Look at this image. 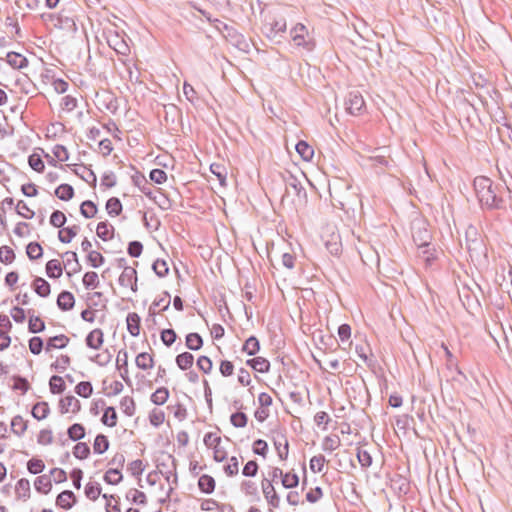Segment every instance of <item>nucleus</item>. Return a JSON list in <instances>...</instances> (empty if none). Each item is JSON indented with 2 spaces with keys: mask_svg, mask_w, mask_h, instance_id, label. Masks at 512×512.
<instances>
[{
  "mask_svg": "<svg viewBox=\"0 0 512 512\" xmlns=\"http://www.w3.org/2000/svg\"><path fill=\"white\" fill-rule=\"evenodd\" d=\"M127 330L133 337H137L140 333L141 318L136 312L128 313L126 317Z\"/></svg>",
  "mask_w": 512,
  "mask_h": 512,
  "instance_id": "f3484780",
  "label": "nucleus"
},
{
  "mask_svg": "<svg viewBox=\"0 0 512 512\" xmlns=\"http://www.w3.org/2000/svg\"><path fill=\"white\" fill-rule=\"evenodd\" d=\"M29 350L34 355H39L44 347L43 339L39 336H33L29 339Z\"/></svg>",
  "mask_w": 512,
  "mask_h": 512,
  "instance_id": "0e129e2a",
  "label": "nucleus"
},
{
  "mask_svg": "<svg viewBox=\"0 0 512 512\" xmlns=\"http://www.w3.org/2000/svg\"><path fill=\"white\" fill-rule=\"evenodd\" d=\"M152 269L155 272V274L160 278L165 277L169 272L167 262L162 259H157L153 263Z\"/></svg>",
  "mask_w": 512,
  "mask_h": 512,
  "instance_id": "69168bd1",
  "label": "nucleus"
},
{
  "mask_svg": "<svg viewBox=\"0 0 512 512\" xmlns=\"http://www.w3.org/2000/svg\"><path fill=\"white\" fill-rule=\"evenodd\" d=\"M135 363L139 369L148 370L154 366V359L147 352H142L136 356Z\"/></svg>",
  "mask_w": 512,
  "mask_h": 512,
  "instance_id": "72a5a7b5",
  "label": "nucleus"
},
{
  "mask_svg": "<svg viewBox=\"0 0 512 512\" xmlns=\"http://www.w3.org/2000/svg\"><path fill=\"white\" fill-rule=\"evenodd\" d=\"M473 187L482 209L500 210L505 208L503 193L507 189L502 184H494L486 176H477L473 181Z\"/></svg>",
  "mask_w": 512,
  "mask_h": 512,
  "instance_id": "f257e3e1",
  "label": "nucleus"
},
{
  "mask_svg": "<svg viewBox=\"0 0 512 512\" xmlns=\"http://www.w3.org/2000/svg\"><path fill=\"white\" fill-rule=\"evenodd\" d=\"M27 314L29 316L28 331L33 334L43 332L45 330V323L39 316L35 315V310L28 309Z\"/></svg>",
  "mask_w": 512,
  "mask_h": 512,
  "instance_id": "ddd939ff",
  "label": "nucleus"
},
{
  "mask_svg": "<svg viewBox=\"0 0 512 512\" xmlns=\"http://www.w3.org/2000/svg\"><path fill=\"white\" fill-rule=\"evenodd\" d=\"M76 501L77 499L73 491L64 490L56 497V506L64 510H69L73 507Z\"/></svg>",
  "mask_w": 512,
  "mask_h": 512,
  "instance_id": "f8f14e48",
  "label": "nucleus"
},
{
  "mask_svg": "<svg viewBox=\"0 0 512 512\" xmlns=\"http://www.w3.org/2000/svg\"><path fill=\"white\" fill-rule=\"evenodd\" d=\"M69 341L70 339L64 334L56 335L47 340L45 349L46 351L63 349L68 345Z\"/></svg>",
  "mask_w": 512,
  "mask_h": 512,
  "instance_id": "412c9836",
  "label": "nucleus"
},
{
  "mask_svg": "<svg viewBox=\"0 0 512 512\" xmlns=\"http://www.w3.org/2000/svg\"><path fill=\"white\" fill-rule=\"evenodd\" d=\"M80 227L78 225L68 226L63 228L58 233V239L62 243H70L72 239L77 235Z\"/></svg>",
  "mask_w": 512,
  "mask_h": 512,
  "instance_id": "c85d7f7f",
  "label": "nucleus"
},
{
  "mask_svg": "<svg viewBox=\"0 0 512 512\" xmlns=\"http://www.w3.org/2000/svg\"><path fill=\"white\" fill-rule=\"evenodd\" d=\"M210 171L213 175H215L217 177L221 186L225 187L227 185V183H226L227 171H226V168L222 164L212 163L210 165Z\"/></svg>",
  "mask_w": 512,
  "mask_h": 512,
  "instance_id": "c03bdc74",
  "label": "nucleus"
},
{
  "mask_svg": "<svg viewBox=\"0 0 512 512\" xmlns=\"http://www.w3.org/2000/svg\"><path fill=\"white\" fill-rule=\"evenodd\" d=\"M175 362L179 369L185 371L193 366L194 356L190 352H183L176 356Z\"/></svg>",
  "mask_w": 512,
  "mask_h": 512,
  "instance_id": "2f4dec72",
  "label": "nucleus"
},
{
  "mask_svg": "<svg viewBox=\"0 0 512 512\" xmlns=\"http://www.w3.org/2000/svg\"><path fill=\"white\" fill-rule=\"evenodd\" d=\"M45 469L44 462L39 458H32L27 462V470L31 474H40Z\"/></svg>",
  "mask_w": 512,
  "mask_h": 512,
  "instance_id": "052dcab7",
  "label": "nucleus"
},
{
  "mask_svg": "<svg viewBox=\"0 0 512 512\" xmlns=\"http://www.w3.org/2000/svg\"><path fill=\"white\" fill-rule=\"evenodd\" d=\"M106 210L111 217L119 216L123 210V206L119 198H109L106 202Z\"/></svg>",
  "mask_w": 512,
  "mask_h": 512,
  "instance_id": "e433bc0d",
  "label": "nucleus"
},
{
  "mask_svg": "<svg viewBox=\"0 0 512 512\" xmlns=\"http://www.w3.org/2000/svg\"><path fill=\"white\" fill-rule=\"evenodd\" d=\"M246 365L259 373H267L270 370V362L264 357H254L246 360Z\"/></svg>",
  "mask_w": 512,
  "mask_h": 512,
  "instance_id": "6ab92c4d",
  "label": "nucleus"
},
{
  "mask_svg": "<svg viewBox=\"0 0 512 512\" xmlns=\"http://www.w3.org/2000/svg\"><path fill=\"white\" fill-rule=\"evenodd\" d=\"M198 488L204 494H212L216 487L215 479L208 474H203L198 479Z\"/></svg>",
  "mask_w": 512,
  "mask_h": 512,
  "instance_id": "dca6fc26",
  "label": "nucleus"
},
{
  "mask_svg": "<svg viewBox=\"0 0 512 512\" xmlns=\"http://www.w3.org/2000/svg\"><path fill=\"white\" fill-rule=\"evenodd\" d=\"M283 181L285 183L286 194L289 192V189H292L299 198H306V190L296 176L288 173L287 176H283Z\"/></svg>",
  "mask_w": 512,
  "mask_h": 512,
  "instance_id": "6e6552de",
  "label": "nucleus"
},
{
  "mask_svg": "<svg viewBox=\"0 0 512 512\" xmlns=\"http://www.w3.org/2000/svg\"><path fill=\"white\" fill-rule=\"evenodd\" d=\"M85 427L80 423H74L67 429L68 438L72 441H79L85 437Z\"/></svg>",
  "mask_w": 512,
  "mask_h": 512,
  "instance_id": "f704fd0d",
  "label": "nucleus"
},
{
  "mask_svg": "<svg viewBox=\"0 0 512 512\" xmlns=\"http://www.w3.org/2000/svg\"><path fill=\"white\" fill-rule=\"evenodd\" d=\"M117 412L114 407H106L101 418V422L108 427H115L117 425Z\"/></svg>",
  "mask_w": 512,
  "mask_h": 512,
  "instance_id": "58836bf2",
  "label": "nucleus"
},
{
  "mask_svg": "<svg viewBox=\"0 0 512 512\" xmlns=\"http://www.w3.org/2000/svg\"><path fill=\"white\" fill-rule=\"evenodd\" d=\"M345 105L346 111L353 116L361 115L366 109L365 101L359 91H351L345 100Z\"/></svg>",
  "mask_w": 512,
  "mask_h": 512,
  "instance_id": "7ed1b4c3",
  "label": "nucleus"
},
{
  "mask_svg": "<svg viewBox=\"0 0 512 512\" xmlns=\"http://www.w3.org/2000/svg\"><path fill=\"white\" fill-rule=\"evenodd\" d=\"M6 61L14 69H23L28 66V59L17 52H8Z\"/></svg>",
  "mask_w": 512,
  "mask_h": 512,
  "instance_id": "a211bd4d",
  "label": "nucleus"
},
{
  "mask_svg": "<svg viewBox=\"0 0 512 512\" xmlns=\"http://www.w3.org/2000/svg\"><path fill=\"white\" fill-rule=\"evenodd\" d=\"M34 292L42 298H46L51 293V286L48 281L42 277H35L32 282Z\"/></svg>",
  "mask_w": 512,
  "mask_h": 512,
  "instance_id": "2eb2a0df",
  "label": "nucleus"
},
{
  "mask_svg": "<svg viewBox=\"0 0 512 512\" xmlns=\"http://www.w3.org/2000/svg\"><path fill=\"white\" fill-rule=\"evenodd\" d=\"M15 260L13 249L7 245L0 247V262L3 264H11Z\"/></svg>",
  "mask_w": 512,
  "mask_h": 512,
  "instance_id": "bf43d9fd",
  "label": "nucleus"
},
{
  "mask_svg": "<svg viewBox=\"0 0 512 512\" xmlns=\"http://www.w3.org/2000/svg\"><path fill=\"white\" fill-rule=\"evenodd\" d=\"M70 408L73 413H78L81 409L80 401L72 395H67L59 401V409L61 414L69 412Z\"/></svg>",
  "mask_w": 512,
  "mask_h": 512,
  "instance_id": "9b49d317",
  "label": "nucleus"
},
{
  "mask_svg": "<svg viewBox=\"0 0 512 512\" xmlns=\"http://www.w3.org/2000/svg\"><path fill=\"white\" fill-rule=\"evenodd\" d=\"M28 164L34 171L42 173L45 169L44 162L41 156L37 153H32L28 156Z\"/></svg>",
  "mask_w": 512,
  "mask_h": 512,
  "instance_id": "6e6d98bb",
  "label": "nucleus"
},
{
  "mask_svg": "<svg viewBox=\"0 0 512 512\" xmlns=\"http://www.w3.org/2000/svg\"><path fill=\"white\" fill-rule=\"evenodd\" d=\"M185 345L189 350L198 351L203 346V338L199 333H189L186 335Z\"/></svg>",
  "mask_w": 512,
  "mask_h": 512,
  "instance_id": "cd10ccee",
  "label": "nucleus"
},
{
  "mask_svg": "<svg viewBox=\"0 0 512 512\" xmlns=\"http://www.w3.org/2000/svg\"><path fill=\"white\" fill-rule=\"evenodd\" d=\"M108 44L113 48L117 54L127 55L130 52L129 46L126 42L116 34L113 38L108 39Z\"/></svg>",
  "mask_w": 512,
  "mask_h": 512,
  "instance_id": "a878e982",
  "label": "nucleus"
},
{
  "mask_svg": "<svg viewBox=\"0 0 512 512\" xmlns=\"http://www.w3.org/2000/svg\"><path fill=\"white\" fill-rule=\"evenodd\" d=\"M262 491L263 495L272 508H279L280 506V497L275 491V488L272 484V482L268 479H263L262 481Z\"/></svg>",
  "mask_w": 512,
  "mask_h": 512,
  "instance_id": "423d86ee",
  "label": "nucleus"
},
{
  "mask_svg": "<svg viewBox=\"0 0 512 512\" xmlns=\"http://www.w3.org/2000/svg\"><path fill=\"white\" fill-rule=\"evenodd\" d=\"M392 482V488L399 494L406 495L409 492L410 483L405 477L398 475L396 479L392 480Z\"/></svg>",
  "mask_w": 512,
  "mask_h": 512,
  "instance_id": "49530a36",
  "label": "nucleus"
},
{
  "mask_svg": "<svg viewBox=\"0 0 512 512\" xmlns=\"http://www.w3.org/2000/svg\"><path fill=\"white\" fill-rule=\"evenodd\" d=\"M102 488L97 482H89L85 486V495L88 499L95 501L100 496Z\"/></svg>",
  "mask_w": 512,
  "mask_h": 512,
  "instance_id": "603ef678",
  "label": "nucleus"
},
{
  "mask_svg": "<svg viewBox=\"0 0 512 512\" xmlns=\"http://www.w3.org/2000/svg\"><path fill=\"white\" fill-rule=\"evenodd\" d=\"M103 478L107 484L117 485L122 481L123 476L119 468H110L106 471Z\"/></svg>",
  "mask_w": 512,
  "mask_h": 512,
  "instance_id": "37998d69",
  "label": "nucleus"
},
{
  "mask_svg": "<svg viewBox=\"0 0 512 512\" xmlns=\"http://www.w3.org/2000/svg\"><path fill=\"white\" fill-rule=\"evenodd\" d=\"M45 268L47 276L51 279H58L63 274L61 263L57 259L49 260Z\"/></svg>",
  "mask_w": 512,
  "mask_h": 512,
  "instance_id": "b1692460",
  "label": "nucleus"
},
{
  "mask_svg": "<svg viewBox=\"0 0 512 512\" xmlns=\"http://www.w3.org/2000/svg\"><path fill=\"white\" fill-rule=\"evenodd\" d=\"M50 413L49 404L45 401L37 402L33 405L31 414L36 420H43L48 417Z\"/></svg>",
  "mask_w": 512,
  "mask_h": 512,
  "instance_id": "5701e85b",
  "label": "nucleus"
},
{
  "mask_svg": "<svg viewBox=\"0 0 512 512\" xmlns=\"http://www.w3.org/2000/svg\"><path fill=\"white\" fill-rule=\"evenodd\" d=\"M54 194L62 201H69L74 197L75 192L70 184H61L55 189Z\"/></svg>",
  "mask_w": 512,
  "mask_h": 512,
  "instance_id": "c756f323",
  "label": "nucleus"
},
{
  "mask_svg": "<svg viewBox=\"0 0 512 512\" xmlns=\"http://www.w3.org/2000/svg\"><path fill=\"white\" fill-rule=\"evenodd\" d=\"M87 261L93 268H98L105 262L104 256L97 251H89Z\"/></svg>",
  "mask_w": 512,
  "mask_h": 512,
  "instance_id": "774afa93",
  "label": "nucleus"
},
{
  "mask_svg": "<svg viewBox=\"0 0 512 512\" xmlns=\"http://www.w3.org/2000/svg\"><path fill=\"white\" fill-rule=\"evenodd\" d=\"M63 256L67 257V260L64 263V266L67 267L71 263L75 262V266L72 268V271H67V275L70 277L72 274L78 273L81 270V265L78 261L77 253L74 251H67L63 254Z\"/></svg>",
  "mask_w": 512,
  "mask_h": 512,
  "instance_id": "a19ab883",
  "label": "nucleus"
},
{
  "mask_svg": "<svg viewBox=\"0 0 512 512\" xmlns=\"http://www.w3.org/2000/svg\"><path fill=\"white\" fill-rule=\"evenodd\" d=\"M230 422L235 428H244L248 423V416L242 411L231 414Z\"/></svg>",
  "mask_w": 512,
  "mask_h": 512,
  "instance_id": "864d4df0",
  "label": "nucleus"
},
{
  "mask_svg": "<svg viewBox=\"0 0 512 512\" xmlns=\"http://www.w3.org/2000/svg\"><path fill=\"white\" fill-rule=\"evenodd\" d=\"M295 149L300 157L306 162L311 161L314 157L313 147L304 140H299L295 146Z\"/></svg>",
  "mask_w": 512,
  "mask_h": 512,
  "instance_id": "4be33fe9",
  "label": "nucleus"
},
{
  "mask_svg": "<svg viewBox=\"0 0 512 512\" xmlns=\"http://www.w3.org/2000/svg\"><path fill=\"white\" fill-rule=\"evenodd\" d=\"M307 33L306 26L301 23L296 24L290 32L292 40L297 46H302L305 50L312 51L315 47V43L311 40H305Z\"/></svg>",
  "mask_w": 512,
  "mask_h": 512,
  "instance_id": "20e7f679",
  "label": "nucleus"
},
{
  "mask_svg": "<svg viewBox=\"0 0 512 512\" xmlns=\"http://www.w3.org/2000/svg\"><path fill=\"white\" fill-rule=\"evenodd\" d=\"M115 229L108 221L99 222L96 228L97 236L103 241H109L114 237Z\"/></svg>",
  "mask_w": 512,
  "mask_h": 512,
  "instance_id": "aec40b11",
  "label": "nucleus"
},
{
  "mask_svg": "<svg viewBox=\"0 0 512 512\" xmlns=\"http://www.w3.org/2000/svg\"><path fill=\"white\" fill-rule=\"evenodd\" d=\"M169 397V390L166 387H159L151 395V402L155 405H163Z\"/></svg>",
  "mask_w": 512,
  "mask_h": 512,
  "instance_id": "09e8293b",
  "label": "nucleus"
},
{
  "mask_svg": "<svg viewBox=\"0 0 512 512\" xmlns=\"http://www.w3.org/2000/svg\"><path fill=\"white\" fill-rule=\"evenodd\" d=\"M49 389L52 394H61L65 391L66 385L63 377L59 375L51 376L49 380Z\"/></svg>",
  "mask_w": 512,
  "mask_h": 512,
  "instance_id": "4c0bfd02",
  "label": "nucleus"
},
{
  "mask_svg": "<svg viewBox=\"0 0 512 512\" xmlns=\"http://www.w3.org/2000/svg\"><path fill=\"white\" fill-rule=\"evenodd\" d=\"M67 218L65 214L59 210H55L52 212L50 216V224L56 228H61L66 223Z\"/></svg>",
  "mask_w": 512,
  "mask_h": 512,
  "instance_id": "338daca9",
  "label": "nucleus"
},
{
  "mask_svg": "<svg viewBox=\"0 0 512 512\" xmlns=\"http://www.w3.org/2000/svg\"><path fill=\"white\" fill-rule=\"evenodd\" d=\"M110 446V442L108 440V437L104 434H98L93 443V450L96 454H103L105 453Z\"/></svg>",
  "mask_w": 512,
  "mask_h": 512,
  "instance_id": "473e14b6",
  "label": "nucleus"
},
{
  "mask_svg": "<svg viewBox=\"0 0 512 512\" xmlns=\"http://www.w3.org/2000/svg\"><path fill=\"white\" fill-rule=\"evenodd\" d=\"M104 343V333L100 328H95L90 331L86 338L85 344L88 348L98 350L102 347Z\"/></svg>",
  "mask_w": 512,
  "mask_h": 512,
  "instance_id": "9d476101",
  "label": "nucleus"
},
{
  "mask_svg": "<svg viewBox=\"0 0 512 512\" xmlns=\"http://www.w3.org/2000/svg\"><path fill=\"white\" fill-rule=\"evenodd\" d=\"M160 338L164 345H166L167 347H170L176 341L177 334L171 328L163 329L160 333Z\"/></svg>",
  "mask_w": 512,
  "mask_h": 512,
  "instance_id": "e2e57ef3",
  "label": "nucleus"
},
{
  "mask_svg": "<svg viewBox=\"0 0 512 512\" xmlns=\"http://www.w3.org/2000/svg\"><path fill=\"white\" fill-rule=\"evenodd\" d=\"M83 285L86 289L92 290L99 286L98 274L94 271L86 272L82 279Z\"/></svg>",
  "mask_w": 512,
  "mask_h": 512,
  "instance_id": "a18cd8bd",
  "label": "nucleus"
},
{
  "mask_svg": "<svg viewBox=\"0 0 512 512\" xmlns=\"http://www.w3.org/2000/svg\"><path fill=\"white\" fill-rule=\"evenodd\" d=\"M75 305L74 295L66 290L60 292L57 297V306L62 311H70Z\"/></svg>",
  "mask_w": 512,
  "mask_h": 512,
  "instance_id": "4468645a",
  "label": "nucleus"
},
{
  "mask_svg": "<svg viewBox=\"0 0 512 512\" xmlns=\"http://www.w3.org/2000/svg\"><path fill=\"white\" fill-rule=\"evenodd\" d=\"M281 483L283 487L286 489L295 488L299 484V476L293 472L283 473L281 477Z\"/></svg>",
  "mask_w": 512,
  "mask_h": 512,
  "instance_id": "8fccbe9b",
  "label": "nucleus"
},
{
  "mask_svg": "<svg viewBox=\"0 0 512 512\" xmlns=\"http://www.w3.org/2000/svg\"><path fill=\"white\" fill-rule=\"evenodd\" d=\"M116 367L120 371L121 378L129 386L132 385L131 379L128 376V352L121 349L116 358Z\"/></svg>",
  "mask_w": 512,
  "mask_h": 512,
  "instance_id": "1a4fd4ad",
  "label": "nucleus"
},
{
  "mask_svg": "<svg viewBox=\"0 0 512 512\" xmlns=\"http://www.w3.org/2000/svg\"><path fill=\"white\" fill-rule=\"evenodd\" d=\"M412 238L419 248H425L423 254H429V246L431 244L432 235L427 229L424 221H417L412 226Z\"/></svg>",
  "mask_w": 512,
  "mask_h": 512,
  "instance_id": "f03ea898",
  "label": "nucleus"
},
{
  "mask_svg": "<svg viewBox=\"0 0 512 512\" xmlns=\"http://www.w3.org/2000/svg\"><path fill=\"white\" fill-rule=\"evenodd\" d=\"M34 486L37 492L48 494L52 489L50 475H41L35 479Z\"/></svg>",
  "mask_w": 512,
  "mask_h": 512,
  "instance_id": "393cba45",
  "label": "nucleus"
},
{
  "mask_svg": "<svg viewBox=\"0 0 512 512\" xmlns=\"http://www.w3.org/2000/svg\"><path fill=\"white\" fill-rule=\"evenodd\" d=\"M90 453H91L90 447L85 442H78L73 447V455L77 459H80V460L86 459V458H88Z\"/></svg>",
  "mask_w": 512,
  "mask_h": 512,
  "instance_id": "5fc2aeb1",
  "label": "nucleus"
},
{
  "mask_svg": "<svg viewBox=\"0 0 512 512\" xmlns=\"http://www.w3.org/2000/svg\"><path fill=\"white\" fill-rule=\"evenodd\" d=\"M70 363L71 359L68 355H61L54 363L51 364L50 368L58 373H63Z\"/></svg>",
  "mask_w": 512,
  "mask_h": 512,
  "instance_id": "4d7b16f0",
  "label": "nucleus"
},
{
  "mask_svg": "<svg viewBox=\"0 0 512 512\" xmlns=\"http://www.w3.org/2000/svg\"><path fill=\"white\" fill-rule=\"evenodd\" d=\"M26 254L30 260H37L43 256V248L38 242H30L26 246Z\"/></svg>",
  "mask_w": 512,
  "mask_h": 512,
  "instance_id": "de8ad7c7",
  "label": "nucleus"
},
{
  "mask_svg": "<svg viewBox=\"0 0 512 512\" xmlns=\"http://www.w3.org/2000/svg\"><path fill=\"white\" fill-rule=\"evenodd\" d=\"M97 211V205L91 200H85L80 205V213L87 219L93 218Z\"/></svg>",
  "mask_w": 512,
  "mask_h": 512,
  "instance_id": "79ce46f5",
  "label": "nucleus"
},
{
  "mask_svg": "<svg viewBox=\"0 0 512 512\" xmlns=\"http://www.w3.org/2000/svg\"><path fill=\"white\" fill-rule=\"evenodd\" d=\"M281 439L284 440L282 444L280 439L274 438V446L277 451V454L281 460H284L288 457L289 452V443L284 434H280Z\"/></svg>",
  "mask_w": 512,
  "mask_h": 512,
  "instance_id": "ea45409f",
  "label": "nucleus"
},
{
  "mask_svg": "<svg viewBox=\"0 0 512 512\" xmlns=\"http://www.w3.org/2000/svg\"><path fill=\"white\" fill-rule=\"evenodd\" d=\"M118 282L122 287H130L133 292L137 291V271L133 267H125L119 276Z\"/></svg>",
  "mask_w": 512,
  "mask_h": 512,
  "instance_id": "39448f33",
  "label": "nucleus"
},
{
  "mask_svg": "<svg viewBox=\"0 0 512 512\" xmlns=\"http://www.w3.org/2000/svg\"><path fill=\"white\" fill-rule=\"evenodd\" d=\"M325 462H326V458L324 455L319 454V455L313 456L310 459V463H309L310 470L314 473L321 472L324 468Z\"/></svg>",
  "mask_w": 512,
  "mask_h": 512,
  "instance_id": "13d9d810",
  "label": "nucleus"
},
{
  "mask_svg": "<svg viewBox=\"0 0 512 512\" xmlns=\"http://www.w3.org/2000/svg\"><path fill=\"white\" fill-rule=\"evenodd\" d=\"M75 393L83 398H89L93 393V386L90 381H81L75 386Z\"/></svg>",
  "mask_w": 512,
  "mask_h": 512,
  "instance_id": "3c124183",
  "label": "nucleus"
},
{
  "mask_svg": "<svg viewBox=\"0 0 512 512\" xmlns=\"http://www.w3.org/2000/svg\"><path fill=\"white\" fill-rule=\"evenodd\" d=\"M28 428V421H25L22 416L16 415L11 421V430L14 434L22 436Z\"/></svg>",
  "mask_w": 512,
  "mask_h": 512,
  "instance_id": "c9c22d12",
  "label": "nucleus"
},
{
  "mask_svg": "<svg viewBox=\"0 0 512 512\" xmlns=\"http://www.w3.org/2000/svg\"><path fill=\"white\" fill-rule=\"evenodd\" d=\"M15 491L17 493L18 499L26 501L30 497V482L26 478H21L18 480L15 486Z\"/></svg>",
  "mask_w": 512,
  "mask_h": 512,
  "instance_id": "bb28decb",
  "label": "nucleus"
},
{
  "mask_svg": "<svg viewBox=\"0 0 512 512\" xmlns=\"http://www.w3.org/2000/svg\"><path fill=\"white\" fill-rule=\"evenodd\" d=\"M225 39L240 51L248 52L250 49L249 42L235 27L225 36Z\"/></svg>",
  "mask_w": 512,
  "mask_h": 512,
  "instance_id": "0eeeda50",
  "label": "nucleus"
},
{
  "mask_svg": "<svg viewBox=\"0 0 512 512\" xmlns=\"http://www.w3.org/2000/svg\"><path fill=\"white\" fill-rule=\"evenodd\" d=\"M260 350V342L255 336H250L246 339L242 346V351L249 356H255Z\"/></svg>",
  "mask_w": 512,
  "mask_h": 512,
  "instance_id": "7c9ffc66",
  "label": "nucleus"
},
{
  "mask_svg": "<svg viewBox=\"0 0 512 512\" xmlns=\"http://www.w3.org/2000/svg\"><path fill=\"white\" fill-rule=\"evenodd\" d=\"M120 405H121V408H122L123 412L127 416H133L134 415L135 409H136V405H135V401H134V399L132 397H129V396L123 397L121 399Z\"/></svg>",
  "mask_w": 512,
  "mask_h": 512,
  "instance_id": "680f3d73",
  "label": "nucleus"
}]
</instances>
